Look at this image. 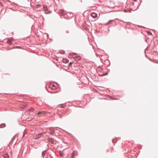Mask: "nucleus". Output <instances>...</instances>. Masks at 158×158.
Instances as JSON below:
<instances>
[{
    "instance_id": "1",
    "label": "nucleus",
    "mask_w": 158,
    "mask_h": 158,
    "mask_svg": "<svg viewBox=\"0 0 158 158\" xmlns=\"http://www.w3.org/2000/svg\"><path fill=\"white\" fill-rule=\"evenodd\" d=\"M133 6L134 7L133 8V10H135L138 9L139 6V5L136 2H135L133 3Z\"/></svg>"
},
{
    "instance_id": "2",
    "label": "nucleus",
    "mask_w": 158,
    "mask_h": 158,
    "mask_svg": "<svg viewBox=\"0 0 158 158\" xmlns=\"http://www.w3.org/2000/svg\"><path fill=\"white\" fill-rule=\"evenodd\" d=\"M47 140L49 142L52 144H56V143H54L55 141L54 139L52 138L48 137L47 139Z\"/></svg>"
},
{
    "instance_id": "3",
    "label": "nucleus",
    "mask_w": 158,
    "mask_h": 158,
    "mask_svg": "<svg viewBox=\"0 0 158 158\" xmlns=\"http://www.w3.org/2000/svg\"><path fill=\"white\" fill-rule=\"evenodd\" d=\"M91 16L94 18H95L97 17V15L95 13H92L91 14Z\"/></svg>"
},
{
    "instance_id": "4",
    "label": "nucleus",
    "mask_w": 158,
    "mask_h": 158,
    "mask_svg": "<svg viewBox=\"0 0 158 158\" xmlns=\"http://www.w3.org/2000/svg\"><path fill=\"white\" fill-rule=\"evenodd\" d=\"M47 113V112L45 111H39L38 114H46Z\"/></svg>"
},
{
    "instance_id": "5",
    "label": "nucleus",
    "mask_w": 158,
    "mask_h": 158,
    "mask_svg": "<svg viewBox=\"0 0 158 158\" xmlns=\"http://www.w3.org/2000/svg\"><path fill=\"white\" fill-rule=\"evenodd\" d=\"M49 130L50 131V134H53L54 133V131L52 128H50Z\"/></svg>"
},
{
    "instance_id": "6",
    "label": "nucleus",
    "mask_w": 158,
    "mask_h": 158,
    "mask_svg": "<svg viewBox=\"0 0 158 158\" xmlns=\"http://www.w3.org/2000/svg\"><path fill=\"white\" fill-rule=\"evenodd\" d=\"M6 125L5 123L2 124L0 125V128H3L5 127Z\"/></svg>"
},
{
    "instance_id": "7",
    "label": "nucleus",
    "mask_w": 158,
    "mask_h": 158,
    "mask_svg": "<svg viewBox=\"0 0 158 158\" xmlns=\"http://www.w3.org/2000/svg\"><path fill=\"white\" fill-rule=\"evenodd\" d=\"M3 157L4 158H9V156L7 154H6L4 155Z\"/></svg>"
},
{
    "instance_id": "8",
    "label": "nucleus",
    "mask_w": 158,
    "mask_h": 158,
    "mask_svg": "<svg viewBox=\"0 0 158 158\" xmlns=\"http://www.w3.org/2000/svg\"><path fill=\"white\" fill-rule=\"evenodd\" d=\"M46 152V150H45V151H44L42 152V156L43 157H44V156L45 155V153Z\"/></svg>"
},
{
    "instance_id": "9",
    "label": "nucleus",
    "mask_w": 158,
    "mask_h": 158,
    "mask_svg": "<svg viewBox=\"0 0 158 158\" xmlns=\"http://www.w3.org/2000/svg\"><path fill=\"white\" fill-rule=\"evenodd\" d=\"M12 40H11L10 39H8V43L9 44H12Z\"/></svg>"
},
{
    "instance_id": "10",
    "label": "nucleus",
    "mask_w": 158,
    "mask_h": 158,
    "mask_svg": "<svg viewBox=\"0 0 158 158\" xmlns=\"http://www.w3.org/2000/svg\"><path fill=\"white\" fill-rule=\"evenodd\" d=\"M76 59L77 60H79L81 59V58L80 56H77L76 57Z\"/></svg>"
},
{
    "instance_id": "11",
    "label": "nucleus",
    "mask_w": 158,
    "mask_h": 158,
    "mask_svg": "<svg viewBox=\"0 0 158 158\" xmlns=\"http://www.w3.org/2000/svg\"><path fill=\"white\" fill-rule=\"evenodd\" d=\"M34 109L33 108H32V107H31L30 109H29V111L30 112H31V111H32V112H33L34 111Z\"/></svg>"
},
{
    "instance_id": "12",
    "label": "nucleus",
    "mask_w": 158,
    "mask_h": 158,
    "mask_svg": "<svg viewBox=\"0 0 158 158\" xmlns=\"http://www.w3.org/2000/svg\"><path fill=\"white\" fill-rule=\"evenodd\" d=\"M75 156V155L74 153V152H73L72 153V155H71V156H72V158H73V157H74V156Z\"/></svg>"
},
{
    "instance_id": "13",
    "label": "nucleus",
    "mask_w": 158,
    "mask_h": 158,
    "mask_svg": "<svg viewBox=\"0 0 158 158\" xmlns=\"http://www.w3.org/2000/svg\"><path fill=\"white\" fill-rule=\"evenodd\" d=\"M27 132V130L25 129L24 130V133H23V136H24L25 134H26Z\"/></svg>"
},
{
    "instance_id": "14",
    "label": "nucleus",
    "mask_w": 158,
    "mask_h": 158,
    "mask_svg": "<svg viewBox=\"0 0 158 158\" xmlns=\"http://www.w3.org/2000/svg\"><path fill=\"white\" fill-rule=\"evenodd\" d=\"M76 53H71L70 54V55L72 56H73V55H76Z\"/></svg>"
},
{
    "instance_id": "15",
    "label": "nucleus",
    "mask_w": 158,
    "mask_h": 158,
    "mask_svg": "<svg viewBox=\"0 0 158 158\" xmlns=\"http://www.w3.org/2000/svg\"><path fill=\"white\" fill-rule=\"evenodd\" d=\"M110 20L109 22L107 23H106L105 24L106 25H108L109 24H110Z\"/></svg>"
},
{
    "instance_id": "16",
    "label": "nucleus",
    "mask_w": 158,
    "mask_h": 158,
    "mask_svg": "<svg viewBox=\"0 0 158 158\" xmlns=\"http://www.w3.org/2000/svg\"><path fill=\"white\" fill-rule=\"evenodd\" d=\"M53 87L52 88V89H54L56 88L55 86L54 85H53Z\"/></svg>"
},
{
    "instance_id": "17",
    "label": "nucleus",
    "mask_w": 158,
    "mask_h": 158,
    "mask_svg": "<svg viewBox=\"0 0 158 158\" xmlns=\"http://www.w3.org/2000/svg\"><path fill=\"white\" fill-rule=\"evenodd\" d=\"M103 76V75H101V76Z\"/></svg>"
}]
</instances>
